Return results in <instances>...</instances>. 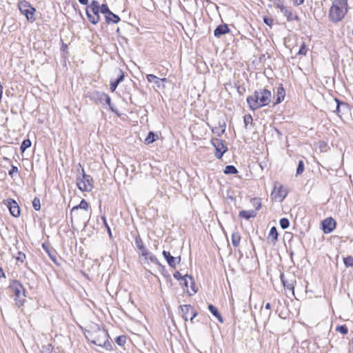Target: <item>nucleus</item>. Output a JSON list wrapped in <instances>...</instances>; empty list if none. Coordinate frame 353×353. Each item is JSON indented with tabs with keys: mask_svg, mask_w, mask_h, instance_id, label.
<instances>
[{
	"mask_svg": "<svg viewBox=\"0 0 353 353\" xmlns=\"http://www.w3.org/2000/svg\"><path fill=\"white\" fill-rule=\"evenodd\" d=\"M225 123H223V124L222 125L219 123V126L214 128L212 129V132L214 134H216L217 136L220 137L225 132Z\"/></svg>",
	"mask_w": 353,
	"mask_h": 353,
	"instance_id": "nucleus-31",
	"label": "nucleus"
},
{
	"mask_svg": "<svg viewBox=\"0 0 353 353\" xmlns=\"http://www.w3.org/2000/svg\"><path fill=\"white\" fill-rule=\"evenodd\" d=\"M78 1L82 4V5H88V0H78Z\"/></svg>",
	"mask_w": 353,
	"mask_h": 353,
	"instance_id": "nucleus-58",
	"label": "nucleus"
},
{
	"mask_svg": "<svg viewBox=\"0 0 353 353\" xmlns=\"http://www.w3.org/2000/svg\"><path fill=\"white\" fill-rule=\"evenodd\" d=\"M271 309V304L270 303H267L265 305V308L261 310V314L263 316L264 323H266L269 321V319L271 316V312L270 311Z\"/></svg>",
	"mask_w": 353,
	"mask_h": 353,
	"instance_id": "nucleus-23",
	"label": "nucleus"
},
{
	"mask_svg": "<svg viewBox=\"0 0 353 353\" xmlns=\"http://www.w3.org/2000/svg\"><path fill=\"white\" fill-rule=\"evenodd\" d=\"M101 219H102V220H103V224H104V225H105V223H108V222H107V220H106L105 216H103L101 217Z\"/></svg>",
	"mask_w": 353,
	"mask_h": 353,
	"instance_id": "nucleus-62",
	"label": "nucleus"
},
{
	"mask_svg": "<svg viewBox=\"0 0 353 353\" xmlns=\"http://www.w3.org/2000/svg\"><path fill=\"white\" fill-rule=\"evenodd\" d=\"M334 101L336 103L334 112L339 117L342 118L343 115H346L350 112V105L347 103L341 101L337 98H334Z\"/></svg>",
	"mask_w": 353,
	"mask_h": 353,
	"instance_id": "nucleus-10",
	"label": "nucleus"
},
{
	"mask_svg": "<svg viewBox=\"0 0 353 353\" xmlns=\"http://www.w3.org/2000/svg\"><path fill=\"white\" fill-rule=\"evenodd\" d=\"M211 143L215 148V157L218 159H221L223 154L228 151V147L225 141L214 138L212 139Z\"/></svg>",
	"mask_w": 353,
	"mask_h": 353,
	"instance_id": "nucleus-6",
	"label": "nucleus"
},
{
	"mask_svg": "<svg viewBox=\"0 0 353 353\" xmlns=\"http://www.w3.org/2000/svg\"><path fill=\"white\" fill-rule=\"evenodd\" d=\"M77 181L78 188L82 192H90L93 188L92 177L86 174L83 168L81 171H78Z\"/></svg>",
	"mask_w": 353,
	"mask_h": 353,
	"instance_id": "nucleus-3",
	"label": "nucleus"
},
{
	"mask_svg": "<svg viewBox=\"0 0 353 353\" xmlns=\"http://www.w3.org/2000/svg\"><path fill=\"white\" fill-rule=\"evenodd\" d=\"M191 290L193 292V294H195L197 292V288H196L195 283L194 281V279L191 281V285H190Z\"/></svg>",
	"mask_w": 353,
	"mask_h": 353,
	"instance_id": "nucleus-54",
	"label": "nucleus"
},
{
	"mask_svg": "<svg viewBox=\"0 0 353 353\" xmlns=\"http://www.w3.org/2000/svg\"><path fill=\"white\" fill-rule=\"evenodd\" d=\"M285 90L282 84H279L277 88L276 98L274 101L273 102V105H276L277 104L281 103L285 99Z\"/></svg>",
	"mask_w": 353,
	"mask_h": 353,
	"instance_id": "nucleus-18",
	"label": "nucleus"
},
{
	"mask_svg": "<svg viewBox=\"0 0 353 353\" xmlns=\"http://www.w3.org/2000/svg\"><path fill=\"white\" fill-rule=\"evenodd\" d=\"M336 330L343 334H346L348 332V328L345 325L338 326Z\"/></svg>",
	"mask_w": 353,
	"mask_h": 353,
	"instance_id": "nucleus-47",
	"label": "nucleus"
},
{
	"mask_svg": "<svg viewBox=\"0 0 353 353\" xmlns=\"http://www.w3.org/2000/svg\"><path fill=\"white\" fill-rule=\"evenodd\" d=\"M343 263L346 267H352L353 266V256H348L347 257L343 258Z\"/></svg>",
	"mask_w": 353,
	"mask_h": 353,
	"instance_id": "nucleus-42",
	"label": "nucleus"
},
{
	"mask_svg": "<svg viewBox=\"0 0 353 353\" xmlns=\"http://www.w3.org/2000/svg\"><path fill=\"white\" fill-rule=\"evenodd\" d=\"M279 224L282 229H287L290 226V221L287 218H282L279 221Z\"/></svg>",
	"mask_w": 353,
	"mask_h": 353,
	"instance_id": "nucleus-40",
	"label": "nucleus"
},
{
	"mask_svg": "<svg viewBox=\"0 0 353 353\" xmlns=\"http://www.w3.org/2000/svg\"><path fill=\"white\" fill-rule=\"evenodd\" d=\"M3 203L8 208L10 213L12 216L17 218L20 216V208L14 199H7L3 201Z\"/></svg>",
	"mask_w": 353,
	"mask_h": 353,
	"instance_id": "nucleus-9",
	"label": "nucleus"
},
{
	"mask_svg": "<svg viewBox=\"0 0 353 353\" xmlns=\"http://www.w3.org/2000/svg\"><path fill=\"white\" fill-rule=\"evenodd\" d=\"M198 315V312L196 310L192 311V316L190 317V320L192 323H194V318Z\"/></svg>",
	"mask_w": 353,
	"mask_h": 353,
	"instance_id": "nucleus-55",
	"label": "nucleus"
},
{
	"mask_svg": "<svg viewBox=\"0 0 353 353\" xmlns=\"http://www.w3.org/2000/svg\"><path fill=\"white\" fill-rule=\"evenodd\" d=\"M31 141L28 139H25L22 141L20 146V150L22 152H25L28 148L31 146Z\"/></svg>",
	"mask_w": 353,
	"mask_h": 353,
	"instance_id": "nucleus-33",
	"label": "nucleus"
},
{
	"mask_svg": "<svg viewBox=\"0 0 353 353\" xmlns=\"http://www.w3.org/2000/svg\"><path fill=\"white\" fill-rule=\"evenodd\" d=\"M245 88H242V89H241L240 87L238 88V92L241 94L243 91H245Z\"/></svg>",
	"mask_w": 353,
	"mask_h": 353,
	"instance_id": "nucleus-60",
	"label": "nucleus"
},
{
	"mask_svg": "<svg viewBox=\"0 0 353 353\" xmlns=\"http://www.w3.org/2000/svg\"><path fill=\"white\" fill-rule=\"evenodd\" d=\"M126 336L125 335H121L115 339V343L119 346H123L126 342Z\"/></svg>",
	"mask_w": 353,
	"mask_h": 353,
	"instance_id": "nucleus-35",
	"label": "nucleus"
},
{
	"mask_svg": "<svg viewBox=\"0 0 353 353\" xmlns=\"http://www.w3.org/2000/svg\"><path fill=\"white\" fill-rule=\"evenodd\" d=\"M307 51L306 45L305 43H303L297 54L299 55H306Z\"/></svg>",
	"mask_w": 353,
	"mask_h": 353,
	"instance_id": "nucleus-48",
	"label": "nucleus"
},
{
	"mask_svg": "<svg viewBox=\"0 0 353 353\" xmlns=\"http://www.w3.org/2000/svg\"><path fill=\"white\" fill-rule=\"evenodd\" d=\"M230 30L226 23L218 26L214 30V36L216 38H220L222 35L228 34Z\"/></svg>",
	"mask_w": 353,
	"mask_h": 353,
	"instance_id": "nucleus-16",
	"label": "nucleus"
},
{
	"mask_svg": "<svg viewBox=\"0 0 353 353\" xmlns=\"http://www.w3.org/2000/svg\"><path fill=\"white\" fill-rule=\"evenodd\" d=\"M280 279H281V281L283 283L284 288L291 290L292 292V293H294V287L293 283L292 281H288L285 280L283 273L281 274Z\"/></svg>",
	"mask_w": 353,
	"mask_h": 353,
	"instance_id": "nucleus-26",
	"label": "nucleus"
},
{
	"mask_svg": "<svg viewBox=\"0 0 353 353\" xmlns=\"http://www.w3.org/2000/svg\"><path fill=\"white\" fill-rule=\"evenodd\" d=\"M263 22L268 26L271 27L273 24V19L270 17H265L263 18Z\"/></svg>",
	"mask_w": 353,
	"mask_h": 353,
	"instance_id": "nucleus-50",
	"label": "nucleus"
},
{
	"mask_svg": "<svg viewBox=\"0 0 353 353\" xmlns=\"http://www.w3.org/2000/svg\"><path fill=\"white\" fill-rule=\"evenodd\" d=\"M304 171V162L303 160H300L298 163V166L296 168V175H301Z\"/></svg>",
	"mask_w": 353,
	"mask_h": 353,
	"instance_id": "nucleus-37",
	"label": "nucleus"
},
{
	"mask_svg": "<svg viewBox=\"0 0 353 353\" xmlns=\"http://www.w3.org/2000/svg\"><path fill=\"white\" fill-rule=\"evenodd\" d=\"M173 276L175 279L181 281L183 279V276H182L179 272L176 271L174 273Z\"/></svg>",
	"mask_w": 353,
	"mask_h": 353,
	"instance_id": "nucleus-52",
	"label": "nucleus"
},
{
	"mask_svg": "<svg viewBox=\"0 0 353 353\" xmlns=\"http://www.w3.org/2000/svg\"><path fill=\"white\" fill-rule=\"evenodd\" d=\"M89 205L85 199H82L79 205L74 206L70 211V219L71 223L73 222V219H75L77 221L86 223L88 221V216L85 213L79 212V210H84L87 211Z\"/></svg>",
	"mask_w": 353,
	"mask_h": 353,
	"instance_id": "nucleus-4",
	"label": "nucleus"
},
{
	"mask_svg": "<svg viewBox=\"0 0 353 353\" xmlns=\"http://www.w3.org/2000/svg\"><path fill=\"white\" fill-rule=\"evenodd\" d=\"M147 260H150V261L151 263H156V264H158L159 265H160L162 269H165V266L164 265H162L159 260L156 258L155 256H154L151 252H150V254L149 256H148V259Z\"/></svg>",
	"mask_w": 353,
	"mask_h": 353,
	"instance_id": "nucleus-39",
	"label": "nucleus"
},
{
	"mask_svg": "<svg viewBox=\"0 0 353 353\" xmlns=\"http://www.w3.org/2000/svg\"><path fill=\"white\" fill-rule=\"evenodd\" d=\"M18 172H19L18 168L17 166L14 165H11V169L8 172V174L11 177H13L14 174V173H17Z\"/></svg>",
	"mask_w": 353,
	"mask_h": 353,
	"instance_id": "nucleus-49",
	"label": "nucleus"
},
{
	"mask_svg": "<svg viewBox=\"0 0 353 353\" xmlns=\"http://www.w3.org/2000/svg\"><path fill=\"white\" fill-rule=\"evenodd\" d=\"M91 9H100L99 3L97 0H92L91 3L88 5L86 8V10H88V12H90V10Z\"/></svg>",
	"mask_w": 353,
	"mask_h": 353,
	"instance_id": "nucleus-38",
	"label": "nucleus"
},
{
	"mask_svg": "<svg viewBox=\"0 0 353 353\" xmlns=\"http://www.w3.org/2000/svg\"><path fill=\"white\" fill-rule=\"evenodd\" d=\"M239 216L241 218L245 219L246 220L250 219V218H254L256 216V210H241L239 212Z\"/></svg>",
	"mask_w": 353,
	"mask_h": 353,
	"instance_id": "nucleus-22",
	"label": "nucleus"
},
{
	"mask_svg": "<svg viewBox=\"0 0 353 353\" xmlns=\"http://www.w3.org/2000/svg\"><path fill=\"white\" fill-rule=\"evenodd\" d=\"M281 12L286 17L288 21H299L298 15L293 14L292 10L285 6L281 8Z\"/></svg>",
	"mask_w": 353,
	"mask_h": 353,
	"instance_id": "nucleus-19",
	"label": "nucleus"
},
{
	"mask_svg": "<svg viewBox=\"0 0 353 353\" xmlns=\"http://www.w3.org/2000/svg\"><path fill=\"white\" fill-rule=\"evenodd\" d=\"M208 307L209 311L212 313V314L214 317H216L217 319L219 322H220L221 323H223V319L221 314H220L218 309L214 305H213L212 304H209Z\"/></svg>",
	"mask_w": 353,
	"mask_h": 353,
	"instance_id": "nucleus-24",
	"label": "nucleus"
},
{
	"mask_svg": "<svg viewBox=\"0 0 353 353\" xmlns=\"http://www.w3.org/2000/svg\"><path fill=\"white\" fill-rule=\"evenodd\" d=\"M103 98L105 99V101L104 102L109 106L110 109L111 110V111L115 112V113H117V110H114L112 103H111V99L110 97H109L108 94H104V95H103Z\"/></svg>",
	"mask_w": 353,
	"mask_h": 353,
	"instance_id": "nucleus-34",
	"label": "nucleus"
},
{
	"mask_svg": "<svg viewBox=\"0 0 353 353\" xmlns=\"http://www.w3.org/2000/svg\"><path fill=\"white\" fill-rule=\"evenodd\" d=\"M278 235L279 234L275 226L272 227L269 232L268 238L271 239V241L273 243H275L276 241H277Z\"/></svg>",
	"mask_w": 353,
	"mask_h": 353,
	"instance_id": "nucleus-29",
	"label": "nucleus"
},
{
	"mask_svg": "<svg viewBox=\"0 0 353 353\" xmlns=\"http://www.w3.org/2000/svg\"><path fill=\"white\" fill-rule=\"evenodd\" d=\"M162 254L168 264L172 268H175L176 265L181 262V256H173L170 252L165 250L163 251Z\"/></svg>",
	"mask_w": 353,
	"mask_h": 353,
	"instance_id": "nucleus-12",
	"label": "nucleus"
},
{
	"mask_svg": "<svg viewBox=\"0 0 353 353\" xmlns=\"http://www.w3.org/2000/svg\"><path fill=\"white\" fill-rule=\"evenodd\" d=\"M272 93L266 88L255 90L253 94L247 97V103L250 110L254 111L271 103Z\"/></svg>",
	"mask_w": 353,
	"mask_h": 353,
	"instance_id": "nucleus-1",
	"label": "nucleus"
},
{
	"mask_svg": "<svg viewBox=\"0 0 353 353\" xmlns=\"http://www.w3.org/2000/svg\"><path fill=\"white\" fill-rule=\"evenodd\" d=\"M223 172L225 174H235L238 173V170L234 165H229L225 166Z\"/></svg>",
	"mask_w": 353,
	"mask_h": 353,
	"instance_id": "nucleus-30",
	"label": "nucleus"
},
{
	"mask_svg": "<svg viewBox=\"0 0 353 353\" xmlns=\"http://www.w3.org/2000/svg\"><path fill=\"white\" fill-rule=\"evenodd\" d=\"M104 101H105V99L103 97H99V99H98L97 101H99L100 103H103V102H104Z\"/></svg>",
	"mask_w": 353,
	"mask_h": 353,
	"instance_id": "nucleus-61",
	"label": "nucleus"
},
{
	"mask_svg": "<svg viewBox=\"0 0 353 353\" xmlns=\"http://www.w3.org/2000/svg\"><path fill=\"white\" fill-rule=\"evenodd\" d=\"M158 139H159V135L156 132H154L153 131H150L148 132L146 138L145 139L144 143L146 145H150V144L154 143Z\"/></svg>",
	"mask_w": 353,
	"mask_h": 353,
	"instance_id": "nucleus-25",
	"label": "nucleus"
},
{
	"mask_svg": "<svg viewBox=\"0 0 353 353\" xmlns=\"http://www.w3.org/2000/svg\"><path fill=\"white\" fill-rule=\"evenodd\" d=\"M103 339V342L101 347H104L107 350H111L112 349V343L108 341L109 335L105 331H101V336Z\"/></svg>",
	"mask_w": 353,
	"mask_h": 353,
	"instance_id": "nucleus-21",
	"label": "nucleus"
},
{
	"mask_svg": "<svg viewBox=\"0 0 353 353\" xmlns=\"http://www.w3.org/2000/svg\"><path fill=\"white\" fill-rule=\"evenodd\" d=\"M110 10L109 9L108 6L106 3H103L101 6H100V12L103 14H105V16L110 12Z\"/></svg>",
	"mask_w": 353,
	"mask_h": 353,
	"instance_id": "nucleus-44",
	"label": "nucleus"
},
{
	"mask_svg": "<svg viewBox=\"0 0 353 353\" xmlns=\"http://www.w3.org/2000/svg\"><path fill=\"white\" fill-rule=\"evenodd\" d=\"M117 71L118 77L117 79L110 81V89L111 92H114L119 84L121 83L125 78L124 72L121 70L118 69Z\"/></svg>",
	"mask_w": 353,
	"mask_h": 353,
	"instance_id": "nucleus-15",
	"label": "nucleus"
},
{
	"mask_svg": "<svg viewBox=\"0 0 353 353\" xmlns=\"http://www.w3.org/2000/svg\"><path fill=\"white\" fill-rule=\"evenodd\" d=\"M146 79L149 82L154 83L156 84V85L157 86V88H164L165 85L163 83L166 81V80H167L166 78L161 79L152 74H147Z\"/></svg>",
	"mask_w": 353,
	"mask_h": 353,
	"instance_id": "nucleus-17",
	"label": "nucleus"
},
{
	"mask_svg": "<svg viewBox=\"0 0 353 353\" xmlns=\"http://www.w3.org/2000/svg\"><path fill=\"white\" fill-rule=\"evenodd\" d=\"M43 248L46 251V252L48 254V256L50 258L55 262L56 261V256L48 249V248L45 245H42Z\"/></svg>",
	"mask_w": 353,
	"mask_h": 353,
	"instance_id": "nucleus-46",
	"label": "nucleus"
},
{
	"mask_svg": "<svg viewBox=\"0 0 353 353\" xmlns=\"http://www.w3.org/2000/svg\"><path fill=\"white\" fill-rule=\"evenodd\" d=\"M288 191L279 183L274 184V190L272 192V198L276 201L281 202L287 196Z\"/></svg>",
	"mask_w": 353,
	"mask_h": 353,
	"instance_id": "nucleus-8",
	"label": "nucleus"
},
{
	"mask_svg": "<svg viewBox=\"0 0 353 353\" xmlns=\"http://www.w3.org/2000/svg\"><path fill=\"white\" fill-rule=\"evenodd\" d=\"M104 226L105 227V228L107 230V232H108V233L109 234V236L110 238H112V231H111L110 227L109 226L108 223H105Z\"/></svg>",
	"mask_w": 353,
	"mask_h": 353,
	"instance_id": "nucleus-56",
	"label": "nucleus"
},
{
	"mask_svg": "<svg viewBox=\"0 0 353 353\" xmlns=\"http://www.w3.org/2000/svg\"><path fill=\"white\" fill-rule=\"evenodd\" d=\"M130 100L132 102V96H130Z\"/></svg>",
	"mask_w": 353,
	"mask_h": 353,
	"instance_id": "nucleus-64",
	"label": "nucleus"
},
{
	"mask_svg": "<svg viewBox=\"0 0 353 353\" xmlns=\"http://www.w3.org/2000/svg\"><path fill=\"white\" fill-rule=\"evenodd\" d=\"M181 308V314L182 318L185 321L188 320V313L190 309H192V307L190 305H183L180 306Z\"/></svg>",
	"mask_w": 353,
	"mask_h": 353,
	"instance_id": "nucleus-27",
	"label": "nucleus"
},
{
	"mask_svg": "<svg viewBox=\"0 0 353 353\" xmlns=\"http://www.w3.org/2000/svg\"><path fill=\"white\" fill-rule=\"evenodd\" d=\"M322 229L324 233H331L336 226V222L332 217H328L322 221Z\"/></svg>",
	"mask_w": 353,
	"mask_h": 353,
	"instance_id": "nucleus-11",
	"label": "nucleus"
},
{
	"mask_svg": "<svg viewBox=\"0 0 353 353\" xmlns=\"http://www.w3.org/2000/svg\"><path fill=\"white\" fill-rule=\"evenodd\" d=\"M105 19L106 23L108 24L118 23L121 20L120 17L117 14L113 13L112 11H110V12L105 16Z\"/></svg>",
	"mask_w": 353,
	"mask_h": 353,
	"instance_id": "nucleus-20",
	"label": "nucleus"
},
{
	"mask_svg": "<svg viewBox=\"0 0 353 353\" xmlns=\"http://www.w3.org/2000/svg\"><path fill=\"white\" fill-rule=\"evenodd\" d=\"M274 3L276 6V8H279L280 10L281 8L285 7V6L281 2V0H274Z\"/></svg>",
	"mask_w": 353,
	"mask_h": 353,
	"instance_id": "nucleus-53",
	"label": "nucleus"
},
{
	"mask_svg": "<svg viewBox=\"0 0 353 353\" xmlns=\"http://www.w3.org/2000/svg\"><path fill=\"white\" fill-rule=\"evenodd\" d=\"M292 3L294 6H300L303 3L304 0H292Z\"/></svg>",
	"mask_w": 353,
	"mask_h": 353,
	"instance_id": "nucleus-57",
	"label": "nucleus"
},
{
	"mask_svg": "<svg viewBox=\"0 0 353 353\" xmlns=\"http://www.w3.org/2000/svg\"><path fill=\"white\" fill-rule=\"evenodd\" d=\"M243 121L245 123V128H247L249 123H252V117L250 114L245 115L243 118Z\"/></svg>",
	"mask_w": 353,
	"mask_h": 353,
	"instance_id": "nucleus-45",
	"label": "nucleus"
},
{
	"mask_svg": "<svg viewBox=\"0 0 353 353\" xmlns=\"http://www.w3.org/2000/svg\"><path fill=\"white\" fill-rule=\"evenodd\" d=\"M104 94L105 93H103V92H101L96 90L91 93L90 98H91V99H92L95 101H97L98 99H99V97H103V95H104Z\"/></svg>",
	"mask_w": 353,
	"mask_h": 353,
	"instance_id": "nucleus-36",
	"label": "nucleus"
},
{
	"mask_svg": "<svg viewBox=\"0 0 353 353\" xmlns=\"http://www.w3.org/2000/svg\"><path fill=\"white\" fill-rule=\"evenodd\" d=\"M232 243L234 247H237L241 241V235L239 232H234L232 234Z\"/></svg>",
	"mask_w": 353,
	"mask_h": 353,
	"instance_id": "nucleus-32",
	"label": "nucleus"
},
{
	"mask_svg": "<svg viewBox=\"0 0 353 353\" xmlns=\"http://www.w3.org/2000/svg\"><path fill=\"white\" fill-rule=\"evenodd\" d=\"M347 10V0H334L329 12L330 21L334 23L341 21L345 17Z\"/></svg>",
	"mask_w": 353,
	"mask_h": 353,
	"instance_id": "nucleus-2",
	"label": "nucleus"
},
{
	"mask_svg": "<svg viewBox=\"0 0 353 353\" xmlns=\"http://www.w3.org/2000/svg\"><path fill=\"white\" fill-rule=\"evenodd\" d=\"M100 336H101V332H100L99 337H95L93 340L91 341V342L96 345L101 346L103 342V339Z\"/></svg>",
	"mask_w": 353,
	"mask_h": 353,
	"instance_id": "nucleus-43",
	"label": "nucleus"
},
{
	"mask_svg": "<svg viewBox=\"0 0 353 353\" xmlns=\"http://www.w3.org/2000/svg\"><path fill=\"white\" fill-rule=\"evenodd\" d=\"M19 10L23 14L28 21H33L34 20V13L36 11L28 2L24 1L19 4Z\"/></svg>",
	"mask_w": 353,
	"mask_h": 353,
	"instance_id": "nucleus-7",
	"label": "nucleus"
},
{
	"mask_svg": "<svg viewBox=\"0 0 353 353\" xmlns=\"http://www.w3.org/2000/svg\"><path fill=\"white\" fill-rule=\"evenodd\" d=\"M9 288L15 296L16 305L18 307L21 306L25 300L21 298V294H22L23 296H26V290L23 285L17 280H12Z\"/></svg>",
	"mask_w": 353,
	"mask_h": 353,
	"instance_id": "nucleus-5",
	"label": "nucleus"
},
{
	"mask_svg": "<svg viewBox=\"0 0 353 353\" xmlns=\"http://www.w3.org/2000/svg\"><path fill=\"white\" fill-rule=\"evenodd\" d=\"M134 243L137 249L139 250L141 255L145 259H148V256L150 254V252L145 247L139 235H137L135 236Z\"/></svg>",
	"mask_w": 353,
	"mask_h": 353,
	"instance_id": "nucleus-13",
	"label": "nucleus"
},
{
	"mask_svg": "<svg viewBox=\"0 0 353 353\" xmlns=\"http://www.w3.org/2000/svg\"><path fill=\"white\" fill-rule=\"evenodd\" d=\"M100 12V9H91L90 10V12H88V10H85V14L88 17V19L91 23L94 25H96L99 22L101 19L99 15Z\"/></svg>",
	"mask_w": 353,
	"mask_h": 353,
	"instance_id": "nucleus-14",
	"label": "nucleus"
},
{
	"mask_svg": "<svg viewBox=\"0 0 353 353\" xmlns=\"http://www.w3.org/2000/svg\"><path fill=\"white\" fill-rule=\"evenodd\" d=\"M16 259L18 261L23 262L24 261V259H26V255H25V254H23L21 252H19L18 256H17Z\"/></svg>",
	"mask_w": 353,
	"mask_h": 353,
	"instance_id": "nucleus-51",
	"label": "nucleus"
},
{
	"mask_svg": "<svg viewBox=\"0 0 353 353\" xmlns=\"http://www.w3.org/2000/svg\"><path fill=\"white\" fill-rule=\"evenodd\" d=\"M32 206L34 209L37 211L40 210L41 209V202L40 199L38 197H34V199L32 201Z\"/></svg>",
	"mask_w": 353,
	"mask_h": 353,
	"instance_id": "nucleus-41",
	"label": "nucleus"
},
{
	"mask_svg": "<svg viewBox=\"0 0 353 353\" xmlns=\"http://www.w3.org/2000/svg\"><path fill=\"white\" fill-rule=\"evenodd\" d=\"M261 208V203H259L258 206L256 208V210H259Z\"/></svg>",
	"mask_w": 353,
	"mask_h": 353,
	"instance_id": "nucleus-63",
	"label": "nucleus"
},
{
	"mask_svg": "<svg viewBox=\"0 0 353 353\" xmlns=\"http://www.w3.org/2000/svg\"><path fill=\"white\" fill-rule=\"evenodd\" d=\"M188 279L190 281L193 280V277L190 275L185 274L183 276V279L180 281V285L183 288L184 290L188 292Z\"/></svg>",
	"mask_w": 353,
	"mask_h": 353,
	"instance_id": "nucleus-28",
	"label": "nucleus"
},
{
	"mask_svg": "<svg viewBox=\"0 0 353 353\" xmlns=\"http://www.w3.org/2000/svg\"><path fill=\"white\" fill-rule=\"evenodd\" d=\"M1 276H5V274H4V272H3V270H2V268H0V278Z\"/></svg>",
	"mask_w": 353,
	"mask_h": 353,
	"instance_id": "nucleus-59",
	"label": "nucleus"
}]
</instances>
